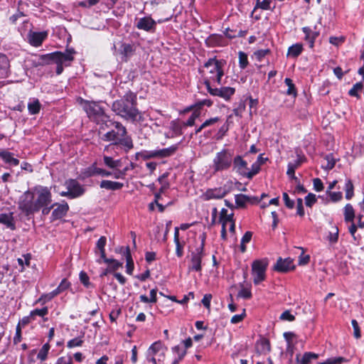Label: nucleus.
<instances>
[{
    "mask_svg": "<svg viewBox=\"0 0 364 364\" xmlns=\"http://www.w3.org/2000/svg\"><path fill=\"white\" fill-rule=\"evenodd\" d=\"M47 36V32H30L28 39L31 45L38 47L41 45Z\"/></svg>",
    "mask_w": 364,
    "mask_h": 364,
    "instance_id": "obj_18",
    "label": "nucleus"
},
{
    "mask_svg": "<svg viewBox=\"0 0 364 364\" xmlns=\"http://www.w3.org/2000/svg\"><path fill=\"white\" fill-rule=\"evenodd\" d=\"M10 60L6 55L0 53V79L6 78L11 73Z\"/></svg>",
    "mask_w": 364,
    "mask_h": 364,
    "instance_id": "obj_17",
    "label": "nucleus"
},
{
    "mask_svg": "<svg viewBox=\"0 0 364 364\" xmlns=\"http://www.w3.org/2000/svg\"><path fill=\"white\" fill-rule=\"evenodd\" d=\"M21 341V328L20 323H18L16 328V334L14 337V344H18Z\"/></svg>",
    "mask_w": 364,
    "mask_h": 364,
    "instance_id": "obj_56",
    "label": "nucleus"
},
{
    "mask_svg": "<svg viewBox=\"0 0 364 364\" xmlns=\"http://www.w3.org/2000/svg\"><path fill=\"white\" fill-rule=\"evenodd\" d=\"M41 109V104L36 98H31L28 102V110L30 114L34 115L40 112Z\"/></svg>",
    "mask_w": 364,
    "mask_h": 364,
    "instance_id": "obj_23",
    "label": "nucleus"
},
{
    "mask_svg": "<svg viewBox=\"0 0 364 364\" xmlns=\"http://www.w3.org/2000/svg\"><path fill=\"white\" fill-rule=\"evenodd\" d=\"M363 88V82H357L349 90L348 94H349V95H350L352 97H355L359 98L360 97L359 93L362 91Z\"/></svg>",
    "mask_w": 364,
    "mask_h": 364,
    "instance_id": "obj_39",
    "label": "nucleus"
},
{
    "mask_svg": "<svg viewBox=\"0 0 364 364\" xmlns=\"http://www.w3.org/2000/svg\"><path fill=\"white\" fill-rule=\"evenodd\" d=\"M338 238V229L336 227H333V232H331L328 235L329 241L331 242H336Z\"/></svg>",
    "mask_w": 364,
    "mask_h": 364,
    "instance_id": "obj_58",
    "label": "nucleus"
},
{
    "mask_svg": "<svg viewBox=\"0 0 364 364\" xmlns=\"http://www.w3.org/2000/svg\"><path fill=\"white\" fill-rule=\"evenodd\" d=\"M178 149V145H173L168 148L156 150H143L136 154L137 159L149 160L150 159H163L174 154Z\"/></svg>",
    "mask_w": 364,
    "mask_h": 364,
    "instance_id": "obj_5",
    "label": "nucleus"
},
{
    "mask_svg": "<svg viewBox=\"0 0 364 364\" xmlns=\"http://www.w3.org/2000/svg\"><path fill=\"white\" fill-rule=\"evenodd\" d=\"M351 224L348 227V231L350 233V235H352L353 240L355 241H357L358 242V240H360V237L358 236H356L355 235V232H356V230H357V225H355L353 222H350Z\"/></svg>",
    "mask_w": 364,
    "mask_h": 364,
    "instance_id": "obj_57",
    "label": "nucleus"
},
{
    "mask_svg": "<svg viewBox=\"0 0 364 364\" xmlns=\"http://www.w3.org/2000/svg\"><path fill=\"white\" fill-rule=\"evenodd\" d=\"M318 354L306 352L301 357L300 354H297L296 356V360L299 364H309L311 360L316 359Z\"/></svg>",
    "mask_w": 364,
    "mask_h": 364,
    "instance_id": "obj_24",
    "label": "nucleus"
},
{
    "mask_svg": "<svg viewBox=\"0 0 364 364\" xmlns=\"http://www.w3.org/2000/svg\"><path fill=\"white\" fill-rule=\"evenodd\" d=\"M323 160L324 163L321 165L323 168L326 170H331L335 166L336 159L333 158L332 154L326 155Z\"/></svg>",
    "mask_w": 364,
    "mask_h": 364,
    "instance_id": "obj_33",
    "label": "nucleus"
},
{
    "mask_svg": "<svg viewBox=\"0 0 364 364\" xmlns=\"http://www.w3.org/2000/svg\"><path fill=\"white\" fill-rule=\"evenodd\" d=\"M167 348L161 342L154 343L147 350V364H164Z\"/></svg>",
    "mask_w": 364,
    "mask_h": 364,
    "instance_id": "obj_4",
    "label": "nucleus"
},
{
    "mask_svg": "<svg viewBox=\"0 0 364 364\" xmlns=\"http://www.w3.org/2000/svg\"><path fill=\"white\" fill-rule=\"evenodd\" d=\"M224 60H217L215 58H210L205 63L203 70L200 73L204 78V84L207 87V82L211 85L212 82H216L221 85V80L224 75L223 67Z\"/></svg>",
    "mask_w": 364,
    "mask_h": 364,
    "instance_id": "obj_2",
    "label": "nucleus"
},
{
    "mask_svg": "<svg viewBox=\"0 0 364 364\" xmlns=\"http://www.w3.org/2000/svg\"><path fill=\"white\" fill-rule=\"evenodd\" d=\"M353 328V335L355 338H360L361 336L360 330L358 326V323L356 320L353 319L351 321Z\"/></svg>",
    "mask_w": 364,
    "mask_h": 364,
    "instance_id": "obj_55",
    "label": "nucleus"
},
{
    "mask_svg": "<svg viewBox=\"0 0 364 364\" xmlns=\"http://www.w3.org/2000/svg\"><path fill=\"white\" fill-rule=\"evenodd\" d=\"M192 109H193V112L191 117L187 120V122H186V125L188 127L193 126L195 124L196 119H198L200 115V110L199 109H197L196 107H194V106L188 107L187 109V111H189Z\"/></svg>",
    "mask_w": 364,
    "mask_h": 364,
    "instance_id": "obj_30",
    "label": "nucleus"
},
{
    "mask_svg": "<svg viewBox=\"0 0 364 364\" xmlns=\"http://www.w3.org/2000/svg\"><path fill=\"white\" fill-rule=\"evenodd\" d=\"M134 52V46L129 43H122L121 46V53L127 60L131 55H133Z\"/></svg>",
    "mask_w": 364,
    "mask_h": 364,
    "instance_id": "obj_32",
    "label": "nucleus"
},
{
    "mask_svg": "<svg viewBox=\"0 0 364 364\" xmlns=\"http://www.w3.org/2000/svg\"><path fill=\"white\" fill-rule=\"evenodd\" d=\"M301 161L298 159L294 162H290L288 164L287 174L291 178H295V170L301 165Z\"/></svg>",
    "mask_w": 364,
    "mask_h": 364,
    "instance_id": "obj_37",
    "label": "nucleus"
},
{
    "mask_svg": "<svg viewBox=\"0 0 364 364\" xmlns=\"http://www.w3.org/2000/svg\"><path fill=\"white\" fill-rule=\"evenodd\" d=\"M135 26L139 30L154 33L156 31V22L151 16H145L138 18Z\"/></svg>",
    "mask_w": 364,
    "mask_h": 364,
    "instance_id": "obj_15",
    "label": "nucleus"
},
{
    "mask_svg": "<svg viewBox=\"0 0 364 364\" xmlns=\"http://www.w3.org/2000/svg\"><path fill=\"white\" fill-rule=\"evenodd\" d=\"M204 256L203 247H198L191 253V259L188 264V271L200 272L202 269V259Z\"/></svg>",
    "mask_w": 364,
    "mask_h": 364,
    "instance_id": "obj_12",
    "label": "nucleus"
},
{
    "mask_svg": "<svg viewBox=\"0 0 364 364\" xmlns=\"http://www.w3.org/2000/svg\"><path fill=\"white\" fill-rule=\"evenodd\" d=\"M48 350H49V345L47 343L43 345V346L42 347V348L41 349V350L39 351V353L37 355L38 358L40 359L41 360H46V358H47Z\"/></svg>",
    "mask_w": 364,
    "mask_h": 364,
    "instance_id": "obj_50",
    "label": "nucleus"
},
{
    "mask_svg": "<svg viewBox=\"0 0 364 364\" xmlns=\"http://www.w3.org/2000/svg\"><path fill=\"white\" fill-rule=\"evenodd\" d=\"M313 184H314V190L316 191H321L323 188V183L321 181V180L318 178H314L313 180Z\"/></svg>",
    "mask_w": 364,
    "mask_h": 364,
    "instance_id": "obj_61",
    "label": "nucleus"
},
{
    "mask_svg": "<svg viewBox=\"0 0 364 364\" xmlns=\"http://www.w3.org/2000/svg\"><path fill=\"white\" fill-rule=\"evenodd\" d=\"M303 30V32L305 33L306 36V39L307 41H309L311 43V47L313 46V44H314V39L316 38V37L317 36L318 33H315V32H313L308 27H304L302 28Z\"/></svg>",
    "mask_w": 364,
    "mask_h": 364,
    "instance_id": "obj_41",
    "label": "nucleus"
},
{
    "mask_svg": "<svg viewBox=\"0 0 364 364\" xmlns=\"http://www.w3.org/2000/svg\"><path fill=\"white\" fill-rule=\"evenodd\" d=\"M206 89L211 95L220 97L225 100H229L235 92V88L230 87L213 88L211 85H209L208 82Z\"/></svg>",
    "mask_w": 364,
    "mask_h": 364,
    "instance_id": "obj_14",
    "label": "nucleus"
},
{
    "mask_svg": "<svg viewBox=\"0 0 364 364\" xmlns=\"http://www.w3.org/2000/svg\"><path fill=\"white\" fill-rule=\"evenodd\" d=\"M107 239L105 236H102L97 242L96 247L100 251V258L97 259V262L101 264L102 259L105 258V247L106 245Z\"/></svg>",
    "mask_w": 364,
    "mask_h": 364,
    "instance_id": "obj_26",
    "label": "nucleus"
},
{
    "mask_svg": "<svg viewBox=\"0 0 364 364\" xmlns=\"http://www.w3.org/2000/svg\"><path fill=\"white\" fill-rule=\"evenodd\" d=\"M104 164L110 168H117L121 166V160H114L112 157L105 155L103 156Z\"/></svg>",
    "mask_w": 364,
    "mask_h": 364,
    "instance_id": "obj_29",
    "label": "nucleus"
},
{
    "mask_svg": "<svg viewBox=\"0 0 364 364\" xmlns=\"http://www.w3.org/2000/svg\"><path fill=\"white\" fill-rule=\"evenodd\" d=\"M302 49L303 48H302L301 44H299V43L294 44L289 48L287 55L289 56L296 58L300 55V53L302 51Z\"/></svg>",
    "mask_w": 364,
    "mask_h": 364,
    "instance_id": "obj_36",
    "label": "nucleus"
},
{
    "mask_svg": "<svg viewBox=\"0 0 364 364\" xmlns=\"http://www.w3.org/2000/svg\"><path fill=\"white\" fill-rule=\"evenodd\" d=\"M118 145H122L127 149V151L131 149L133 147V142L130 137L127 136V134L124 136H122L117 143Z\"/></svg>",
    "mask_w": 364,
    "mask_h": 364,
    "instance_id": "obj_42",
    "label": "nucleus"
},
{
    "mask_svg": "<svg viewBox=\"0 0 364 364\" xmlns=\"http://www.w3.org/2000/svg\"><path fill=\"white\" fill-rule=\"evenodd\" d=\"M136 103V95L132 92H128L122 99L114 102L112 110L126 119L134 121L139 114Z\"/></svg>",
    "mask_w": 364,
    "mask_h": 364,
    "instance_id": "obj_1",
    "label": "nucleus"
},
{
    "mask_svg": "<svg viewBox=\"0 0 364 364\" xmlns=\"http://www.w3.org/2000/svg\"><path fill=\"white\" fill-rule=\"evenodd\" d=\"M0 156L6 163L12 166H17L19 164V161L14 158L12 154L10 152L6 151H1Z\"/></svg>",
    "mask_w": 364,
    "mask_h": 364,
    "instance_id": "obj_28",
    "label": "nucleus"
},
{
    "mask_svg": "<svg viewBox=\"0 0 364 364\" xmlns=\"http://www.w3.org/2000/svg\"><path fill=\"white\" fill-rule=\"evenodd\" d=\"M34 194L36 212L51 202V193L46 187L36 188Z\"/></svg>",
    "mask_w": 364,
    "mask_h": 364,
    "instance_id": "obj_11",
    "label": "nucleus"
},
{
    "mask_svg": "<svg viewBox=\"0 0 364 364\" xmlns=\"http://www.w3.org/2000/svg\"><path fill=\"white\" fill-rule=\"evenodd\" d=\"M260 169L261 167L257 164H256L255 162L253 163L252 165L251 166L250 170H247L245 177L249 179H251L254 176H255L259 172Z\"/></svg>",
    "mask_w": 364,
    "mask_h": 364,
    "instance_id": "obj_45",
    "label": "nucleus"
},
{
    "mask_svg": "<svg viewBox=\"0 0 364 364\" xmlns=\"http://www.w3.org/2000/svg\"><path fill=\"white\" fill-rule=\"evenodd\" d=\"M52 207H56L54 208L52 213V217L53 220H57L65 216L69 209V206L67 203H63L61 204L55 203Z\"/></svg>",
    "mask_w": 364,
    "mask_h": 364,
    "instance_id": "obj_19",
    "label": "nucleus"
},
{
    "mask_svg": "<svg viewBox=\"0 0 364 364\" xmlns=\"http://www.w3.org/2000/svg\"><path fill=\"white\" fill-rule=\"evenodd\" d=\"M18 207L26 215L36 212L34 192L30 191L24 192L19 198Z\"/></svg>",
    "mask_w": 364,
    "mask_h": 364,
    "instance_id": "obj_8",
    "label": "nucleus"
},
{
    "mask_svg": "<svg viewBox=\"0 0 364 364\" xmlns=\"http://www.w3.org/2000/svg\"><path fill=\"white\" fill-rule=\"evenodd\" d=\"M226 192L221 188L209 189L203 194V198L205 200L211 199H220L223 198Z\"/></svg>",
    "mask_w": 364,
    "mask_h": 364,
    "instance_id": "obj_20",
    "label": "nucleus"
},
{
    "mask_svg": "<svg viewBox=\"0 0 364 364\" xmlns=\"http://www.w3.org/2000/svg\"><path fill=\"white\" fill-rule=\"evenodd\" d=\"M245 316V310L243 309L242 314L233 316L230 320V322L233 324L238 323L244 319Z\"/></svg>",
    "mask_w": 364,
    "mask_h": 364,
    "instance_id": "obj_53",
    "label": "nucleus"
},
{
    "mask_svg": "<svg viewBox=\"0 0 364 364\" xmlns=\"http://www.w3.org/2000/svg\"><path fill=\"white\" fill-rule=\"evenodd\" d=\"M82 343H83V340L81 338H75L73 339L70 340L67 343V347L68 348L80 347V346H82Z\"/></svg>",
    "mask_w": 364,
    "mask_h": 364,
    "instance_id": "obj_49",
    "label": "nucleus"
},
{
    "mask_svg": "<svg viewBox=\"0 0 364 364\" xmlns=\"http://www.w3.org/2000/svg\"><path fill=\"white\" fill-rule=\"evenodd\" d=\"M250 198L243 194H238L235 196V203L239 207H243L246 204L247 201H249Z\"/></svg>",
    "mask_w": 364,
    "mask_h": 364,
    "instance_id": "obj_47",
    "label": "nucleus"
},
{
    "mask_svg": "<svg viewBox=\"0 0 364 364\" xmlns=\"http://www.w3.org/2000/svg\"><path fill=\"white\" fill-rule=\"evenodd\" d=\"M104 262L108 264L109 270L114 272L122 266V262L114 259H107L106 257L102 259Z\"/></svg>",
    "mask_w": 364,
    "mask_h": 364,
    "instance_id": "obj_34",
    "label": "nucleus"
},
{
    "mask_svg": "<svg viewBox=\"0 0 364 364\" xmlns=\"http://www.w3.org/2000/svg\"><path fill=\"white\" fill-rule=\"evenodd\" d=\"M0 223L4 225L7 228L11 230L16 229V224L12 213H0Z\"/></svg>",
    "mask_w": 364,
    "mask_h": 364,
    "instance_id": "obj_22",
    "label": "nucleus"
},
{
    "mask_svg": "<svg viewBox=\"0 0 364 364\" xmlns=\"http://www.w3.org/2000/svg\"><path fill=\"white\" fill-rule=\"evenodd\" d=\"M173 350L174 353L177 354V358H176L172 363V364H178L180 360H181L185 356L186 351V350H182L179 346H175L173 348Z\"/></svg>",
    "mask_w": 364,
    "mask_h": 364,
    "instance_id": "obj_44",
    "label": "nucleus"
},
{
    "mask_svg": "<svg viewBox=\"0 0 364 364\" xmlns=\"http://www.w3.org/2000/svg\"><path fill=\"white\" fill-rule=\"evenodd\" d=\"M280 319L284 321H293L295 319V316L292 315L289 311H285L281 314Z\"/></svg>",
    "mask_w": 364,
    "mask_h": 364,
    "instance_id": "obj_59",
    "label": "nucleus"
},
{
    "mask_svg": "<svg viewBox=\"0 0 364 364\" xmlns=\"http://www.w3.org/2000/svg\"><path fill=\"white\" fill-rule=\"evenodd\" d=\"M83 109L86 112L90 118L96 120L98 123L106 122L109 117L105 114L103 109L95 102H87L82 99L80 100Z\"/></svg>",
    "mask_w": 364,
    "mask_h": 364,
    "instance_id": "obj_6",
    "label": "nucleus"
},
{
    "mask_svg": "<svg viewBox=\"0 0 364 364\" xmlns=\"http://www.w3.org/2000/svg\"><path fill=\"white\" fill-rule=\"evenodd\" d=\"M66 191H62L60 195L69 198H75L85 193V188L75 179H68L64 183Z\"/></svg>",
    "mask_w": 364,
    "mask_h": 364,
    "instance_id": "obj_9",
    "label": "nucleus"
},
{
    "mask_svg": "<svg viewBox=\"0 0 364 364\" xmlns=\"http://www.w3.org/2000/svg\"><path fill=\"white\" fill-rule=\"evenodd\" d=\"M233 213H230L226 217L220 219V222L222 223V226L227 227L228 223H230L231 222H233Z\"/></svg>",
    "mask_w": 364,
    "mask_h": 364,
    "instance_id": "obj_62",
    "label": "nucleus"
},
{
    "mask_svg": "<svg viewBox=\"0 0 364 364\" xmlns=\"http://www.w3.org/2000/svg\"><path fill=\"white\" fill-rule=\"evenodd\" d=\"M316 201V196L313 193H309L305 197V203L306 206L311 207Z\"/></svg>",
    "mask_w": 364,
    "mask_h": 364,
    "instance_id": "obj_54",
    "label": "nucleus"
},
{
    "mask_svg": "<svg viewBox=\"0 0 364 364\" xmlns=\"http://www.w3.org/2000/svg\"><path fill=\"white\" fill-rule=\"evenodd\" d=\"M106 127H112L114 129L107 132L105 134L102 139L106 141H113V143L117 144L122 136H124L127 134L126 128L119 122H112L108 119L105 122Z\"/></svg>",
    "mask_w": 364,
    "mask_h": 364,
    "instance_id": "obj_7",
    "label": "nucleus"
},
{
    "mask_svg": "<svg viewBox=\"0 0 364 364\" xmlns=\"http://www.w3.org/2000/svg\"><path fill=\"white\" fill-rule=\"evenodd\" d=\"M264 10H267L270 8V1L269 0H262V1H257V6Z\"/></svg>",
    "mask_w": 364,
    "mask_h": 364,
    "instance_id": "obj_63",
    "label": "nucleus"
},
{
    "mask_svg": "<svg viewBox=\"0 0 364 364\" xmlns=\"http://www.w3.org/2000/svg\"><path fill=\"white\" fill-rule=\"evenodd\" d=\"M48 313V307H43L41 309H36L31 311L30 315L32 320H35L36 316L44 317Z\"/></svg>",
    "mask_w": 364,
    "mask_h": 364,
    "instance_id": "obj_40",
    "label": "nucleus"
},
{
    "mask_svg": "<svg viewBox=\"0 0 364 364\" xmlns=\"http://www.w3.org/2000/svg\"><path fill=\"white\" fill-rule=\"evenodd\" d=\"M57 364H73V359L70 356L60 357L58 359Z\"/></svg>",
    "mask_w": 364,
    "mask_h": 364,
    "instance_id": "obj_64",
    "label": "nucleus"
},
{
    "mask_svg": "<svg viewBox=\"0 0 364 364\" xmlns=\"http://www.w3.org/2000/svg\"><path fill=\"white\" fill-rule=\"evenodd\" d=\"M233 152L230 149H223L217 152L213 159L211 168L213 173L228 171L232 164Z\"/></svg>",
    "mask_w": 364,
    "mask_h": 364,
    "instance_id": "obj_3",
    "label": "nucleus"
},
{
    "mask_svg": "<svg viewBox=\"0 0 364 364\" xmlns=\"http://www.w3.org/2000/svg\"><path fill=\"white\" fill-rule=\"evenodd\" d=\"M123 187V183L117 182V181H112L108 180H104L101 181L100 183V188H105L107 190H119Z\"/></svg>",
    "mask_w": 364,
    "mask_h": 364,
    "instance_id": "obj_25",
    "label": "nucleus"
},
{
    "mask_svg": "<svg viewBox=\"0 0 364 364\" xmlns=\"http://www.w3.org/2000/svg\"><path fill=\"white\" fill-rule=\"evenodd\" d=\"M75 51L73 49H68L65 53L55 52L48 55L49 59L52 60L57 64H64L67 65L73 60Z\"/></svg>",
    "mask_w": 364,
    "mask_h": 364,
    "instance_id": "obj_13",
    "label": "nucleus"
},
{
    "mask_svg": "<svg viewBox=\"0 0 364 364\" xmlns=\"http://www.w3.org/2000/svg\"><path fill=\"white\" fill-rule=\"evenodd\" d=\"M237 296L243 299H250L252 297V293L250 289L242 288L238 292Z\"/></svg>",
    "mask_w": 364,
    "mask_h": 364,
    "instance_id": "obj_52",
    "label": "nucleus"
},
{
    "mask_svg": "<svg viewBox=\"0 0 364 364\" xmlns=\"http://www.w3.org/2000/svg\"><path fill=\"white\" fill-rule=\"evenodd\" d=\"M345 191L346 199H350L353 196V185L350 179L346 181Z\"/></svg>",
    "mask_w": 364,
    "mask_h": 364,
    "instance_id": "obj_46",
    "label": "nucleus"
},
{
    "mask_svg": "<svg viewBox=\"0 0 364 364\" xmlns=\"http://www.w3.org/2000/svg\"><path fill=\"white\" fill-rule=\"evenodd\" d=\"M124 255L127 259V273L129 274H132L134 270V262L132 258V255L129 251V247H127L124 252Z\"/></svg>",
    "mask_w": 364,
    "mask_h": 364,
    "instance_id": "obj_35",
    "label": "nucleus"
},
{
    "mask_svg": "<svg viewBox=\"0 0 364 364\" xmlns=\"http://www.w3.org/2000/svg\"><path fill=\"white\" fill-rule=\"evenodd\" d=\"M355 218V212L353 206L348 203L346 205L344 208V219L345 222H353Z\"/></svg>",
    "mask_w": 364,
    "mask_h": 364,
    "instance_id": "obj_31",
    "label": "nucleus"
},
{
    "mask_svg": "<svg viewBox=\"0 0 364 364\" xmlns=\"http://www.w3.org/2000/svg\"><path fill=\"white\" fill-rule=\"evenodd\" d=\"M90 176L94 175H101L102 176H109L112 175L110 171L105 170L101 168H97L96 166H92L90 169Z\"/></svg>",
    "mask_w": 364,
    "mask_h": 364,
    "instance_id": "obj_38",
    "label": "nucleus"
},
{
    "mask_svg": "<svg viewBox=\"0 0 364 364\" xmlns=\"http://www.w3.org/2000/svg\"><path fill=\"white\" fill-rule=\"evenodd\" d=\"M174 242L176 244V253L178 257H182L183 254V245L179 241V229L175 228L174 230Z\"/></svg>",
    "mask_w": 364,
    "mask_h": 364,
    "instance_id": "obj_27",
    "label": "nucleus"
},
{
    "mask_svg": "<svg viewBox=\"0 0 364 364\" xmlns=\"http://www.w3.org/2000/svg\"><path fill=\"white\" fill-rule=\"evenodd\" d=\"M80 282L86 287H88L90 285V279L87 276V273L85 272H80Z\"/></svg>",
    "mask_w": 364,
    "mask_h": 364,
    "instance_id": "obj_60",
    "label": "nucleus"
},
{
    "mask_svg": "<svg viewBox=\"0 0 364 364\" xmlns=\"http://www.w3.org/2000/svg\"><path fill=\"white\" fill-rule=\"evenodd\" d=\"M267 266L268 262L266 259L253 262L252 264V274L255 284H259L265 279Z\"/></svg>",
    "mask_w": 364,
    "mask_h": 364,
    "instance_id": "obj_10",
    "label": "nucleus"
},
{
    "mask_svg": "<svg viewBox=\"0 0 364 364\" xmlns=\"http://www.w3.org/2000/svg\"><path fill=\"white\" fill-rule=\"evenodd\" d=\"M239 65L240 68L245 69L248 65L247 55L242 51L238 53Z\"/></svg>",
    "mask_w": 364,
    "mask_h": 364,
    "instance_id": "obj_48",
    "label": "nucleus"
},
{
    "mask_svg": "<svg viewBox=\"0 0 364 364\" xmlns=\"http://www.w3.org/2000/svg\"><path fill=\"white\" fill-rule=\"evenodd\" d=\"M232 164L234 171L244 177L246 176V173L248 170L247 163L242 156H236L235 158H232Z\"/></svg>",
    "mask_w": 364,
    "mask_h": 364,
    "instance_id": "obj_16",
    "label": "nucleus"
},
{
    "mask_svg": "<svg viewBox=\"0 0 364 364\" xmlns=\"http://www.w3.org/2000/svg\"><path fill=\"white\" fill-rule=\"evenodd\" d=\"M344 361H346V359L344 358L338 357L328 358L325 362L319 363L318 364H340Z\"/></svg>",
    "mask_w": 364,
    "mask_h": 364,
    "instance_id": "obj_51",
    "label": "nucleus"
},
{
    "mask_svg": "<svg viewBox=\"0 0 364 364\" xmlns=\"http://www.w3.org/2000/svg\"><path fill=\"white\" fill-rule=\"evenodd\" d=\"M293 267V261L291 258H287L285 259L279 258L274 266L275 270L278 272H287Z\"/></svg>",
    "mask_w": 364,
    "mask_h": 364,
    "instance_id": "obj_21",
    "label": "nucleus"
},
{
    "mask_svg": "<svg viewBox=\"0 0 364 364\" xmlns=\"http://www.w3.org/2000/svg\"><path fill=\"white\" fill-rule=\"evenodd\" d=\"M284 83L288 87V89L287 90V94L288 95H291V96L296 97L297 95V92H296L295 85L293 83L292 80L290 78H286L284 80Z\"/></svg>",
    "mask_w": 364,
    "mask_h": 364,
    "instance_id": "obj_43",
    "label": "nucleus"
}]
</instances>
